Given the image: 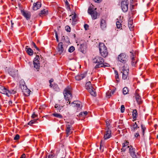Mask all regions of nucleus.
I'll return each instance as SVG.
<instances>
[{
    "label": "nucleus",
    "instance_id": "nucleus-16",
    "mask_svg": "<svg viewBox=\"0 0 158 158\" xmlns=\"http://www.w3.org/2000/svg\"><path fill=\"white\" fill-rule=\"evenodd\" d=\"M41 4L40 2H36L34 3L33 7V10H37L41 7Z\"/></svg>",
    "mask_w": 158,
    "mask_h": 158
},
{
    "label": "nucleus",
    "instance_id": "nucleus-40",
    "mask_svg": "<svg viewBox=\"0 0 158 158\" xmlns=\"http://www.w3.org/2000/svg\"><path fill=\"white\" fill-rule=\"evenodd\" d=\"M66 30L67 31L69 32L71 31L70 27L68 26H67L65 27Z\"/></svg>",
    "mask_w": 158,
    "mask_h": 158
},
{
    "label": "nucleus",
    "instance_id": "nucleus-45",
    "mask_svg": "<svg viewBox=\"0 0 158 158\" xmlns=\"http://www.w3.org/2000/svg\"><path fill=\"white\" fill-rule=\"evenodd\" d=\"M106 127L105 129H108V128L110 129V124L109 123V122L107 121H106Z\"/></svg>",
    "mask_w": 158,
    "mask_h": 158
},
{
    "label": "nucleus",
    "instance_id": "nucleus-44",
    "mask_svg": "<svg viewBox=\"0 0 158 158\" xmlns=\"http://www.w3.org/2000/svg\"><path fill=\"white\" fill-rule=\"evenodd\" d=\"M128 142H127V141L125 142L122 144V147L125 148L126 146H127L128 144Z\"/></svg>",
    "mask_w": 158,
    "mask_h": 158
},
{
    "label": "nucleus",
    "instance_id": "nucleus-63",
    "mask_svg": "<svg viewBox=\"0 0 158 158\" xmlns=\"http://www.w3.org/2000/svg\"><path fill=\"white\" fill-rule=\"evenodd\" d=\"M52 81H53V80H50L49 81V82L50 84H51V82H52Z\"/></svg>",
    "mask_w": 158,
    "mask_h": 158
},
{
    "label": "nucleus",
    "instance_id": "nucleus-50",
    "mask_svg": "<svg viewBox=\"0 0 158 158\" xmlns=\"http://www.w3.org/2000/svg\"><path fill=\"white\" fill-rule=\"evenodd\" d=\"M76 18V14H75L72 17V19L73 21H75V19Z\"/></svg>",
    "mask_w": 158,
    "mask_h": 158
},
{
    "label": "nucleus",
    "instance_id": "nucleus-39",
    "mask_svg": "<svg viewBox=\"0 0 158 158\" xmlns=\"http://www.w3.org/2000/svg\"><path fill=\"white\" fill-rule=\"evenodd\" d=\"M141 127L142 130L143 135H144V131L146 129V128L145 127V126L143 124H142L141 125Z\"/></svg>",
    "mask_w": 158,
    "mask_h": 158
},
{
    "label": "nucleus",
    "instance_id": "nucleus-34",
    "mask_svg": "<svg viewBox=\"0 0 158 158\" xmlns=\"http://www.w3.org/2000/svg\"><path fill=\"white\" fill-rule=\"evenodd\" d=\"M87 114V112L86 111L81 112L79 114V116H83V117L86 116Z\"/></svg>",
    "mask_w": 158,
    "mask_h": 158
},
{
    "label": "nucleus",
    "instance_id": "nucleus-27",
    "mask_svg": "<svg viewBox=\"0 0 158 158\" xmlns=\"http://www.w3.org/2000/svg\"><path fill=\"white\" fill-rule=\"evenodd\" d=\"M55 108L57 109V110L60 111L61 110H63V106H60V105L58 104H56L54 106Z\"/></svg>",
    "mask_w": 158,
    "mask_h": 158
},
{
    "label": "nucleus",
    "instance_id": "nucleus-56",
    "mask_svg": "<svg viewBox=\"0 0 158 158\" xmlns=\"http://www.w3.org/2000/svg\"><path fill=\"white\" fill-rule=\"evenodd\" d=\"M121 150L122 152H125L126 151V148L124 147H123L121 148Z\"/></svg>",
    "mask_w": 158,
    "mask_h": 158
},
{
    "label": "nucleus",
    "instance_id": "nucleus-43",
    "mask_svg": "<svg viewBox=\"0 0 158 158\" xmlns=\"http://www.w3.org/2000/svg\"><path fill=\"white\" fill-rule=\"evenodd\" d=\"M106 94L107 98H110L112 95H111V93H109V92H107L106 93Z\"/></svg>",
    "mask_w": 158,
    "mask_h": 158
},
{
    "label": "nucleus",
    "instance_id": "nucleus-41",
    "mask_svg": "<svg viewBox=\"0 0 158 158\" xmlns=\"http://www.w3.org/2000/svg\"><path fill=\"white\" fill-rule=\"evenodd\" d=\"M114 73L115 74V78L116 79H118L119 78V77H118V72L117 71L115 70L114 71Z\"/></svg>",
    "mask_w": 158,
    "mask_h": 158
},
{
    "label": "nucleus",
    "instance_id": "nucleus-24",
    "mask_svg": "<svg viewBox=\"0 0 158 158\" xmlns=\"http://www.w3.org/2000/svg\"><path fill=\"white\" fill-rule=\"evenodd\" d=\"M131 64L133 66H135L137 63V60L135 59L134 57L133 54L131 56Z\"/></svg>",
    "mask_w": 158,
    "mask_h": 158
},
{
    "label": "nucleus",
    "instance_id": "nucleus-6",
    "mask_svg": "<svg viewBox=\"0 0 158 158\" xmlns=\"http://www.w3.org/2000/svg\"><path fill=\"white\" fill-rule=\"evenodd\" d=\"M129 1L128 0H122L121 2L122 10L124 12L128 11Z\"/></svg>",
    "mask_w": 158,
    "mask_h": 158
},
{
    "label": "nucleus",
    "instance_id": "nucleus-48",
    "mask_svg": "<svg viewBox=\"0 0 158 158\" xmlns=\"http://www.w3.org/2000/svg\"><path fill=\"white\" fill-rule=\"evenodd\" d=\"M84 46V44H81L80 45V48L81 49V51L83 52V51H84V49L83 48V47Z\"/></svg>",
    "mask_w": 158,
    "mask_h": 158
},
{
    "label": "nucleus",
    "instance_id": "nucleus-55",
    "mask_svg": "<svg viewBox=\"0 0 158 158\" xmlns=\"http://www.w3.org/2000/svg\"><path fill=\"white\" fill-rule=\"evenodd\" d=\"M134 5H132L131 6V12H132L133 11H132V10H133L134 9Z\"/></svg>",
    "mask_w": 158,
    "mask_h": 158
},
{
    "label": "nucleus",
    "instance_id": "nucleus-8",
    "mask_svg": "<svg viewBox=\"0 0 158 158\" xmlns=\"http://www.w3.org/2000/svg\"><path fill=\"white\" fill-rule=\"evenodd\" d=\"M128 56L125 53H121L118 56V59L120 62L125 63L127 60Z\"/></svg>",
    "mask_w": 158,
    "mask_h": 158
},
{
    "label": "nucleus",
    "instance_id": "nucleus-18",
    "mask_svg": "<svg viewBox=\"0 0 158 158\" xmlns=\"http://www.w3.org/2000/svg\"><path fill=\"white\" fill-rule=\"evenodd\" d=\"M100 27L102 30H105L106 27V23L105 20L102 19L100 22Z\"/></svg>",
    "mask_w": 158,
    "mask_h": 158
},
{
    "label": "nucleus",
    "instance_id": "nucleus-15",
    "mask_svg": "<svg viewBox=\"0 0 158 158\" xmlns=\"http://www.w3.org/2000/svg\"><path fill=\"white\" fill-rule=\"evenodd\" d=\"M87 73L85 72L83 73L78 74L75 77V79L77 81H80L84 78L86 76Z\"/></svg>",
    "mask_w": 158,
    "mask_h": 158
},
{
    "label": "nucleus",
    "instance_id": "nucleus-51",
    "mask_svg": "<svg viewBox=\"0 0 158 158\" xmlns=\"http://www.w3.org/2000/svg\"><path fill=\"white\" fill-rule=\"evenodd\" d=\"M84 27L85 30H87L89 27V26L87 24H85L84 25Z\"/></svg>",
    "mask_w": 158,
    "mask_h": 158
},
{
    "label": "nucleus",
    "instance_id": "nucleus-29",
    "mask_svg": "<svg viewBox=\"0 0 158 158\" xmlns=\"http://www.w3.org/2000/svg\"><path fill=\"white\" fill-rule=\"evenodd\" d=\"M16 93V92L13 90H8V91L7 93V96L9 97L10 96L11 94H15Z\"/></svg>",
    "mask_w": 158,
    "mask_h": 158
},
{
    "label": "nucleus",
    "instance_id": "nucleus-9",
    "mask_svg": "<svg viewBox=\"0 0 158 158\" xmlns=\"http://www.w3.org/2000/svg\"><path fill=\"white\" fill-rule=\"evenodd\" d=\"M129 70L128 68H127V69H125L124 68V66L123 67V71L121 72V73H122V78L124 80L127 79L128 75Z\"/></svg>",
    "mask_w": 158,
    "mask_h": 158
},
{
    "label": "nucleus",
    "instance_id": "nucleus-26",
    "mask_svg": "<svg viewBox=\"0 0 158 158\" xmlns=\"http://www.w3.org/2000/svg\"><path fill=\"white\" fill-rule=\"evenodd\" d=\"M34 68H35L37 71H38L40 66V62H33Z\"/></svg>",
    "mask_w": 158,
    "mask_h": 158
},
{
    "label": "nucleus",
    "instance_id": "nucleus-31",
    "mask_svg": "<svg viewBox=\"0 0 158 158\" xmlns=\"http://www.w3.org/2000/svg\"><path fill=\"white\" fill-rule=\"evenodd\" d=\"M38 120V119H36L31 120L30 122H29L28 123V124L29 125H31L33 123H37V121Z\"/></svg>",
    "mask_w": 158,
    "mask_h": 158
},
{
    "label": "nucleus",
    "instance_id": "nucleus-36",
    "mask_svg": "<svg viewBox=\"0 0 158 158\" xmlns=\"http://www.w3.org/2000/svg\"><path fill=\"white\" fill-rule=\"evenodd\" d=\"M75 50V48L73 46L70 47L68 49V51L70 53L73 52Z\"/></svg>",
    "mask_w": 158,
    "mask_h": 158
},
{
    "label": "nucleus",
    "instance_id": "nucleus-59",
    "mask_svg": "<svg viewBox=\"0 0 158 158\" xmlns=\"http://www.w3.org/2000/svg\"><path fill=\"white\" fill-rule=\"evenodd\" d=\"M12 103V102L11 101H10L8 102V104L9 105H11Z\"/></svg>",
    "mask_w": 158,
    "mask_h": 158
},
{
    "label": "nucleus",
    "instance_id": "nucleus-46",
    "mask_svg": "<svg viewBox=\"0 0 158 158\" xmlns=\"http://www.w3.org/2000/svg\"><path fill=\"white\" fill-rule=\"evenodd\" d=\"M55 34L56 38V41H57V42H58L59 41V40L58 38V34L57 33V32L56 31H55Z\"/></svg>",
    "mask_w": 158,
    "mask_h": 158
},
{
    "label": "nucleus",
    "instance_id": "nucleus-14",
    "mask_svg": "<svg viewBox=\"0 0 158 158\" xmlns=\"http://www.w3.org/2000/svg\"><path fill=\"white\" fill-rule=\"evenodd\" d=\"M21 88L23 90V92L25 93H27V94L29 95L30 91L29 89H27V88L26 85H24L23 84H22L21 85Z\"/></svg>",
    "mask_w": 158,
    "mask_h": 158
},
{
    "label": "nucleus",
    "instance_id": "nucleus-17",
    "mask_svg": "<svg viewBox=\"0 0 158 158\" xmlns=\"http://www.w3.org/2000/svg\"><path fill=\"white\" fill-rule=\"evenodd\" d=\"M63 43L60 42L59 43L58 46V50L59 53L61 54L64 51V48L63 47Z\"/></svg>",
    "mask_w": 158,
    "mask_h": 158
},
{
    "label": "nucleus",
    "instance_id": "nucleus-53",
    "mask_svg": "<svg viewBox=\"0 0 158 158\" xmlns=\"http://www.w3.org/2000/svg\"><path fill=\"white\" fill-rule=\"evenodd\" d=\"M66 9H67V10L69 11L71 10V8L70 7L69 5L66 6Z\"/></svg>",
    "mask_w": 158,
    "mask_h": 158
},
{
    "label": "nucleus",
    "instance_id": "nucleus-12",
    "mask_svg": "<svg viewBox=\"0 0 158 158\" xmlns=\"http://www.w3.org/2000/svg\"><path fill=\"white\" fill-rule=\"evenodd\" d=\"M21 13L27 20H28L30 18L31 13L29 12L22 10H21Z\"/></svg>",
    "mask_w": 158,
    "mask_h": 158
},
{
    "label": "nucleus",
    "instance_id": "nucleus-52",
    "mask_svg": "<svg viewBox=\"0 0 158 158\" xmlns=\"http://www.w3.org/2000/svg\"><path fill=\"white\" fill-rule=\"evenodd\" d=\"M135 137H138V136H139L140 135H139V133L138 132H137L134 135Z\"/></svg>",
    "mask_w": 158,
    "mask_h": 158
},
{
    "label": "nucleus",
    "instance_id": "nucleus-23",
    "mask_svg": "<svg viewBox=\"0 0 158 158\" xmlns=\"http://www.w3.org/2000/svg\"><path fill=\"white\" fill-rule=\"evenodd\" d=\"M28 46H26V51L27 54L30 56H32L34 53L33 50L30 48H27Z\"/></svg>",
    "mask_w": 158,
    "mask_h": 158
},
{
    "label": "nucleus",
    "instance_id": "nucleus-25",
    "mask_svg": "<svg viewBox=\"0 0 158 158\" xmlns=\"http://www.w3.org/2000/svg\"><path fill=\"white\" fill-rule=\"evenodd\" d=\"M75 102H76L74 101L72 102L71 103V104L74 105V106H73L74 107H77V109L78 110H80L81 109L80 104L78 103H75Z\"/></svg>",
    "mask_w": 158,
    "mask_h": 158
},
{
    "label": "nucleus",
    "instance_id": "nucleus-47",
    "mask_svg": "<svg viewBox=\"0 0 158 158\" xmlns=\"http://www.w3.org/2000/svg\"><path fill=\"white\" fill-rule=\"evenodd\" d=\"M19 138V135L18 134L16 135L15 136L14 138V139L15 140H18Z\"/></svg>",
    "mask_w": 158,
    "mask_h": 158
},
{
    "label": "nucleus",
    "instance_id": "nucleus-2",
    "mask_svg": "<svg viewBox=\"0 0 158 158\" xmlns=\"http://www.w3.org/2000/svg\"><path fill=\"white\" fill-rule=\"evenodd\" d=\"M71 91V87L68 86L65 89L63 92L66 101H68L67 103L69 104L70 103V102L69 101L72 98V94Z\"/></svg>",
    "mask_w": 158,
    "mask_h": 158
},
{
    "label": "nucleus",
    "instance_id": "nucleus-10",
    "mask_svg": "<svg viewBox=\"0 0 158 158\" xmlns=\"http://www.w3.org/2000/svg\"><path fill=\"white\" fill-rule=\"evenodd\" d=\"M18 70H16L15 69L10 68L8 69L9 74L13 77H15L17 75Z\"/></svg>",
    "mask_w": 158,
    "mask_h": 158
},
{
    "label": "nucleus",
    "instance_id": "nucleus-28",
    "mask_svg": "<svg viewBox=\"0 0 158 158\" xmlns=\"http://www.w3.org/2000/svg\"><path fill=\"white\" fill-rule=\"evenodd\" d=\"M138 113L136 110L135 109L133 110L132 111V116L133 119H136L137 117Z\"/></svg>",
    "mask_w": 158,
    "mask_h": 158
},
{
    "label": "nucleus",
    "instance_id": "nucleus-7",
    "mask_svg": "<svg viewBox=\"0 0 158 158\" xmlns=\"http://www.w3.org/2000/svg\"><path fill=\"white\" fill-rule=\"evenodd\" d=\"M95 10H93L91 7L88 8V14L91 15L92 19L95 20L97 18L98 13Z\"/></svg>",
    "mask_w": 158,
    "mask_h": 158
},
{
    "label": "nucleus",
    "instance_id": "nucleus-20",
    "mask_svg": "<svg viewBox=\"0 0 158 158\" xmlns=\"http://www.w3.org/2000/svg\"><path fill=\"white\" fill-rule=\"evenodd\" d=\"M139 127L138 126L136 122L133 123L132 124L131 126V130L133 132H135L138 128H139Z\"/></svg>",
    "mask_w": 158,
    "mask_h": 158
},
{
    "label": "nucleus",
    "instance_id": "nucleus-32",
    "mask_svg": "<svg viewBox=\"0 0 158 158\" xmlns=\"http://www.w3.org/2000/svg\"><path fill=\"white\" fill-rule=\"evenodd\" d=\"M128 91V89L127 87H125L123 89V93L124 95L127 94Z\"/></svg>",
    "mask_w": 158,
    "mask_h": 158
},
{
    "label": "nucleus",
    "instance_id": "nucleus-42",
    "mask_svg": "<svg viewBox=\"0 0 158 158\" xmlns=\"http://www.w3.org/2000/svg\"><path fill=\"white\" fill-rule=\"evenodd\" d=\"M125 110V107L124 105H122L121 106V112L122 113H123L124 112Z\"/></svg>",
    "mask_w": 158,
    "mask_h": 158
},
{
    "label": "nucleus",
    "instance_id": "nucleus-54",
    "mask_svg": "<svg viewBox=\"0 0 158 158\" xmlns=\"http://www.w3.org/2000/svg\"><path fill=\"white\" fill-rule=\"evenodd\" d=\"M37 116V115H36L35 113V112H34L33 114H32V116H31V117L33 118H35V117H36Z\"/></svg>",
    "mask_w": 158,
    "mask_h": 158
},
{
    "label": "nucleus",
    "instance_id": "nucleus-61",
    "mask_svg": "<svg viewBox=\"0 0 158 158\" xmlns=\"http://www.w3.org/2000/svg\"><path fill=\"white\" fill-rule=\"evenodd\" d=\"M103 146H101V145L100 146V149H102V151L103 150Z\"/></svg>",
    "mask_w": 158,
    "mask_h": 158
},
{
    "label": "nucleus",
    "instance_id": "nucleus-64",
    "mask_svg": "<svg viewBox=\"0 0 158 158\" xmlns=\"http://www.w3.org/2000/svg\"><path fill=\"white\" fill-rule=\"evenodd\" d=\"M132 11H133L132 12H132V14H133V13H135V10H132Z\"/></svg>",
    "mask_w": 158,
    "mask_h": 158
},
{
    "label": "nucleus",
    "instance_id": "nucleus-13",
    "mask_svg": "<svg viewBox=\"0 0 158 158\" xmlns=\"http://www.w3.org/2000/svg\"><path fill=\"white\" fill-rule=\"evenodd\" d=\"M129 151L131 156L133 158H138L139 155L138 153L136 154L135 151V149H133L132 147H131L129 148Z\"/></svg>",
    "mask_w": 158,
    "mask_h": 158
},
{
    "label": "nucleus",
    "instance_id": "nucleus-5",
    "mask_svg": "<svg viewBox=\"0 0 158 158\" xmlns=\"http://www.w3.org/2000/svg\"><path fill=\"white\" fill-rule=\"evenodd\" d=\"M74 123L73 122L71 121L70 123L67 122L66 125V136L68 137L72 132L73 130L72 125Z\"/></svg>",
    "mask_w": 158,
    "mask_h": 158
},
{
    "label": "nucleus",
    "instance_id": "nucleus-35",
    "mask_svg": "<svg viewBox=\"0 0 158 158\" xmlns=\"http://www.w3.org/2000/svg\"><path fill=\"white\" fill-rule=\"evenodd\" d=\"M39 56L38 55H36V57L34 58L33 60V62H40L39 61Z\"/></svg>",
    "mask_w": 158,
    "mask_h": 158
},
{
    "label": "nucleus",
    "instance_id": "nucleus-4",
    "mask_svg": "<svg viewBox=\"0 0 158 158\" xmlns=\"http://www.w3.org/2000/svg\"><path fill=\"white\" fill-rule=\"evenodd\" d=\"M85 89L88 90L91 95L94 96L96 95L95 89L93 87L91 82L90 81L87 82L85 85Z\"/></svg>",
    "mask_w": 158,
    "mask_h": 158
},
{
    "label": "nucleus",
    "instance_id": "nucleus-11",
    "mask_svg": "<svg viewBox=\"0 0 158 158\" xmlns=\"http://www.w3.org/2000/svg\"><path fill=\"white\" fill-rule=\"evenodd\" d=\"M106 132L104 134V139L106 140L111 136V131L110 129H105Z\"/></svg>",
    "mask_w": 158,
    "mask_h": 158
},
{
    "label": "nucleus",
    "instance_id": "nucleus-1",
    "mask_svg": "<svg viewBox=\"0 0 158 158\" xmlns=\"http://www.w3.org/2000/svg\"><path fill=\"white\" fill-rule=\"evenodd\" d=\"M92 62L94 63L97 64L94 67V69H97L98 68L106 67L110 66L109 64L104 63V60L102 57L96 56L92 60Z\"/></svg>",
    "mask_w": 158,
    "mask_h": 158
},
{
    "label": "nucleus",
    "instance_id": "nucleus-3",
    "mask_svg": "<svg viewBox=\"0 0 158 158\" xmlns=\"http://www.w3.org/2000/svg\"><path fill=\"white\" fill-rule=\"evenodd\" d=\"M99 52L101 56L106 57L108 54V52L106 47L103 43H100L99 45Z\"/></svg>",
    "mask_w": 158,
    "mask_h": 158
},
{
    "label": "nucleus",
    "instance_id": "nucleus-58",
    "mask_svg": "<svg viewBox=\"0 0 158 158\" xmlns=\"http://www.w3.org/2000/svg\"><path fill=\"white\" fill-rule=\"evenodd\" d=\"M65 4L66 6L69 5V2H68L67 0H66V1L65 2Z\"/></svg>",
    "mask_w": 158,
    "mask_h": 158
},
{
    "label": "nucleus",
    "instance_id": "nucleus-57",
    "mask_svg": "<svg viewBox=\"0 0 158 158\" xmlns=\"http://www.w3.org/2000/svg\"><path fill=\"white\" fill-rule=\"evenodd\" d=\"M95 1V2H97V3H99L101 2L102 0H94Z\"/></svg>",
    "mask_w": 158,
    "mask_h": 158
},
{
    "label": "nucleus",
    "instance_id": "nucleus-30",
    "mask_svg": "<svg viewBox=\"0 0 158 158\" xmlns=\"http://www.w3.org/2000/svg\"><path fill=\"white\" fill-rule=\"evenodd\" d=\"M128 25L130 30H132L134 26L133 25V22L132 20L129 21L128 22Z\"/></svg>",
    "mask_w": 158,
    "mask_h": 158
},
{
    "label": "nucleus",
    "instance_id": "nucleus-62",
    "mask_svg": "<svg viewBox=\"0 0 158 158\" xmlns=\"http://www.w3.org/2000/svg\"><path fill=\"white\" fill-rule=\"evenodd\" d=\"M116 79V81L117 82V83H118V82H119V78L118 79Z\"/></svg>",
    "mask_w": 158,
    "mask_h": 158
},
{
    "label": "nucleus",
    "instance_id": "nucleus-21",
    "mask_svg": "<svg viewBox=\"0 0 158 158\" xmlns=\"http://www.w3.org/2000/svg\"><path fill=\"white\" fill-rule=\"evenodd\" d=\"M48 13V10L47 9H44L41 10L39 13L40 16H45L47 15Z\"/></svg>",
    "mask_w": 158,
    "mask_h": 158
},
{
    "label": "nucleus",
    "instance_id": "nucleus-60",
    "mask_svg": "<svg viewBox=\"0 0 158 158\" xmlns=\"http://www.w3.org/2000/svg\"><path fill=\"white\" fill-rule=\"evenodd\" d=\"M114 91H110V93H111V95H112L114 94Z\"/></svg>",
    "mask_w": 158,
    "mask_h": 158
},
{
    "label": "nucleus",
    "instance_id": "nucleus-49",
    "mask_svg": "<svg viewBox=\"0 0 158 158\" xmlns=\"http://www.w3.org/2000/svg\"><path fill=\"white\" fill-rule=\"evenodd\" d=\"M54 156V155L53 154H49L48 156V157L46 158H53V157Z\"/></svg>",
    "mask_w": 158,
    "mask_h": 158
},
{
    "label": "nucleus",
    "instance_id": "nucleus-22",
    "mask_svg": "<svg viewBox=\"0 0 158 158\" xmlns=\"http://www.w3.org/2000/svg\"><path fill=\"white\" fill-rule=\"evenodd\" d=\"M135 97L138 103L139 104H141L142 102L141 98L139 94L136 93Z\"/></svg>",
    "mask_w": 158,
    "mask_h": 158
},
{
    "label": "nucleus",
    "instance_id": "nucleus-37",
    "mask_svg": "<svg viewBox=\"0 0 158 158\" xmlns=\"http://www.w3.org/2000/svg\"><path fill=\"white\" fill-rule=\"evenodd\" d=\"M116 25L118 28H120L122 27V24L119 21H118L116 22Z\"/></svg>",
    "mask_w": 158,
    "mask_h": 158
},
{
    "label": "nucleus",
    "instance_id": "nucleus-19",
    "mask_svg": "<svg viewBox=\"0 0 158 158\" xmlns=\"http://www.w3.org/2000/svg\"><path fill=\"white\" fill-rule=\"evenodd\" d=\"M8 91V90L5 87L0 85V92L2 94H6L7 95V93Z\"/></svg>",
    "mask_w": 158,
    "mask_h": 158
},
{
    "label": "nucleus",
    "instance_id": "nucleus-38",
    "mask_svg": "<svg viewBox=\"0 0 158 158\" xmlns=\"http://www.w3.org/2000/svg\"><path fill=\"white\" fill-rule=\"evenodd\" d=\"M31 45L32 46H33L38 51H40V49L39 48L37 47V46H36L35 44L33 42H32L31 43Z\"/></svg>",
    "mask_w": 158,
    "mask_h": 158
},
{
    "label": "nucleus",
    "instance_id": "nucleus-33",
    "mask_svg": "<svg viewBox=\"0 0 158 158\" xmlns=\"http://www.w3.org/2000/svg\"><path fill=\"white\" fill-rule=\"evenodd\" d=\"M53 115L55 117L62 118V116L61 115L57 113H54L53 114Z\"/></svg>",
    "mask_w": 158,
    "mask_h": 158
}]
</instances>
